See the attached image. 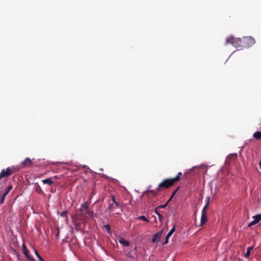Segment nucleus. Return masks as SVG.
I'll list each match as a JSON object with an SVG mask.
<instances>
[{
  "mask_svg": "<svg viewBox=\"0 0 261 261\" xmlns=\"http://www.w3.org/2000/svg\"><path fill=\"white\" fill-rule=\"evenodd\" d=\"M228 44H231L236 48H243L242 38H235L232 35L229 36L226 39L225 45H227Z\"/></svg>",
  "mask_w": 261,
  "mask_h": 261,
  "instance_id": "f257e3e1",
  "label": "nucleus"
},
{
  "mask_svg": "<svg viewBox=\"0 0 261 261\" xmlns=\"http://www.w3.org/2000/svg\"><path fill=\"white\" fill-rule=\"evenodd\" d=\"M19 170V168L18 167L13 166L11 167H9L6 169H4L0 173V179L4 177H8L13 173L18 172Z\"/></svg>",
  "mask_w": 261,
  "mask_h": 261,
  "instance_id": "f03ea898",
  "label": "nucleus"
},
{
  "mask_svg": "<svg viewBox=\"0 0 261 261\" xmlns=\"http://www.w3.org/2000/svg\"><path fill=\"white\" fill-rule=\"evenodd\" d=\"M174 181L172 178H167L164 179L158 186L157 190L160 191L163 189H168L174 185Z\"/></svg>",
  "mask_w": 261,
  "mask_h": 261,
  "instance_id": "7ed1b4c3",
  "label": "nucleus"
},
{
  "mask_svg": "<svg viewBox=\"0 0 261 261\" xmlns=\"http://www.w3.org/2000/svg\"><path fill=\"white\" fill-rule=\"evenodd\" d=\"M242 43L243 48H249L255 44V41L252 37H244L242 38Z\"/></svg>",
  "mask_w": 261,
  "mask_h": 261,
  "instance_id": "20e7f679",
  "label": "nucleus"
},
{
  "mask_svg": "<svg viewBox=\"0 0 261 261\" xmlns=\"http://www.w3.org/2000/svg\"><path fill=\"white\" fill-rule=\"evenodd\" d=\"M88 205L87 202H84L81 206V208L80 211L81 212V214H80L81 217H87L86 216L88 215L89 216H91L93 215V212L88 210Z\"/></svg>",
  "mask_w": 261,
  "mask_h": 261,
  "instance_id": "39448f33",
  "label": "nucleus"
},
{
  "mask_svg": "<svg viewBox=\"0 0 261 261\" xmlns=\"http://www.w3.org/2000/svg\"><path fill=\"white\" fill-rule=\"evenodd\" d=\"M210 197L207 198V202L206 205L203 207L201 212V217L200 220V226L204 225L207 221V217L206 215V209L208 207L210 202Z\"/></svg>",
  "mask_w": 261,
  "mask_h": 261,
  "instance_id": "423d86ee",
  "label": "nucleus"
},
{
  "mask_svg": "<svg viewBox=\"0 0 261 261\" xmlns=\"http://www.w3.org/2000/svg\"><path fill=\"white\" fill-rule=\"evenodd\" d=\"M112 202H110L109 203V206L108 207V210L111 212L114 211L119 205V203L117 201H116L115 197L114 196L112 197Z\"/></svg>",
  "mask_w": 261,
  "mask_h": 261,
  "instance_id": "0eeeda50",
  "label": "nucleus"
},
{
  "mask_svg": "<svg viewBox=\"0 0 261 261\" xmlns=\"http://www.w3.org/2000/svg\"><path fill=\"white\" fill-rule=\"evenodd\" d=\"M57 176H54L53 177L43 179L41 181L43 184H47L49 186H51L57 182Z\"/></svg>",
  "mask_w": 261,
  "mask_h": 261,
  "instance_id": "6e6552de",
  "label": "nucleus"
},
{
  "mask_svg": "<svg viewBox=\"0 0 261 261\" xmlns=\"http://www.w3.org/2000/svg\"><path fill=\"white\" fill-rule=\"evenodd\" d=\"M22 248L25 257L30 261H35V259L29 255V250L27 248L24 244H22Z\"/></svg>",
  "mask_w": 261,
  "mask_h": 261,
  "instance_id": "1a4fd4ad",
  "label": "nucleus"
},
{
  "mask_svg": "<svg viewBox=\"0 0 261 261\" xmlns=\"http://www.w3.org/2000/svg\"><path fill=\"white\" fill-rule=\"evenodd\" d=\"M253 219H254V221H252L248 224V226L250 227L251 226L257 224L261 220V214H258L255 216H253Z\"/></svg>",
  "mask_w": 261,
  "mask_h": 261,
  "instance_id": "9d476101",
  "label": "nucleus"
},
{
  "mask_svg": "<svg viewBox=\"0 0 261 261\" xmlns=\"http://www.w3.org/2000/svg\"><path fill=\"white\" fill-rule=\"evenodd\" d=\"M238 155L237 153H231L228 155L226 158V162L227 164H230L231 162H233L237 159Z\"/></svg>",
  "mask_w": 261,
  "mask_h": 261,
  "instance_id": "9b49d317",
  "label": "nucleus"
},
{
  "mask_svg": "<svg viewBox=\"0 0 261 261\" xmlns=\"http://www.w3.org/2000/svg\"><path fill=\"white\" fill-rule=\"evenodd\" d=\"M162 232H163V230H162L161 231H159L158 233L154 234L153 235L152 239H151L152 243H155L156 241L158 242L160 240V238L162 234Z\"/></svg>",
  "mask_w": 261,
  "mask_h": 261,
  "instance_id": "f8f14e48",
  "label": "nucleus"
},
{
  "mask_svg": "<svg viewBox=\"0 0 261 261\" xmlns=\"http://www.w3.org/2000/svg\"><path fill=\"white\" fill-rule=\"evenodd\" d=\"M32 162L30 158H26L22 162V165L23 167H30L32 165Z\"/></svg>",
  "mask_w": 261,
  "mask_h": 261,
  "instance_id": "ddd939ff",
  "label": "nucleus"
},
{
  "mask_svg": "<svg viewBox=\"0 0 261 261\" xmlns=\"http://www.w3.org/2000/svg\"><path fill=\"white\" fill-rule=\"evenodd\" d=\"M119 242L124 246H129L130 244L128 241L125 240L122 237H120Z\"/></svg>",
  "mask_w": 261,
  "mask_h": 261,
  "instance_id": "4468645a",
  "label": "nucleus"
},
{
  "mask_svg": "<svg viewBox=\"0 0 261 261\" xmlns=\"http://www.w3.org/2000/svg\"><path fill=\"white\" fill-rule=\"evenodd\" d=\"M150 193L151 194V195L152 196H156V192L155 191H152V190H147L146 191H144L142 195V196H144L145 195H147L148 194V193Z\"/></svg>",
  "mask_w": 261,
  "mask_h": 261,
  "instance_id": "2eb2a0df",
  "label": "nucleus"
},
{
  "mask_svg": "<svg viewBox=\"0 0 261 261\" xmlns=\"http://www.w3.org/2000/svg\"><path fill=\"white\" fill-rule=\"evenodd\" d=\"M182 173L181 172H179L177 175H176V176L174 178H171L172 180L174 181V183L178 181L180 179H181V177L182 176Z\"/></svg>",
  "mask_w": 261,
  "mask_h": 261,
  "instance_id": "dca6fc26",
  "label": "nucleus"
},
{
  "mask_svg": "<svg viewBox=\"0 0 261 261\" xmlns=\"http://www.w3.org/2000/svg\"><path fill=\"white\" fill-rule=\"evenodd\" d=\"M253 137L256 140H261V132H256L253 134Z\"/></svg>",
  "mask_w": 261,
  "mask_h": 261,
  "instance_id": "f3484780",
  "label": "nucleus"
},
{
  "mask_svg": "<svg viewBox=\"0 0 261 261\" xmlns=\"http://www.w3.org/2000/svg\"><path fill=\"white\" fill-rule=\"evenodd\" d=\"M103 229L107 231V232L108 233H109V234H110L111 233V227H110V226L109 225H103Z\"/></svg>",
  "mask_w": 261,
  "mask_h": 261,
  "instance_id": "a211bd4d",
  "label": "nucleus"
},
{
  "mask_svg": "<svg viewBox=\"0 0 261 261\" xmlns=\"http://www.w3.org/2000/svg\"><path fill=\"white\" fill-rule=\"evenodd\" d=\"M252 249V247H249L247 248V251L244 255V256L245 257H248L249 256L250 254V251Z\"/></svg>",
  "mask_w": 261,
  "mask_h": 261,
  "instance_id": "6ab92c4d",
  "label": "nucleus"
},
{
  "mask_svg": "<svg viewBox=\"0 0 261 261\" xmlns=\"http://www.w3.org/2000/svg\"><path fill=\"white\" fill-rule=\"evenodd\" d=\"M175 225H174L173 226V227L171 228V229L170 230V231L167 233V235L168 236V237H171L172 236V234H173V233L175 231Z\"/></svg>",
  "mask_w": 261,
  "mask_h": 261,
  "instance_id": "aec40b11",
  "label": "nucleus"
},
{
  "mask_svg": "<svg viewBox=\"0 0 261 261\" xmlns=\"http://www.w3.org/2000/svg\"><path fill=\"white\" fill-rule=\"evenodd\" d=\"M35 253L38 258V259L39 260V261H43V258L41 257V256L39 255V253L38 252V251L36 250H35Z\"/></svg>",
  "mask_w": 261,
  "mask_h": 261,
  "instance_id": "412c9836",
  "label": "nucleus"
},
{
  "mask_svg": "<svg viewBox=\"0 0 261 261\" xmlns=\"http://www.w3.org/2000/svg\"><path fill=\"white\" fill-rule=\"evenodd\" d=\"M158 210H159V209H158V208H155V210H154V212H155V214L158 216L159 218V220H160V221H161V220H162V215H161V214H160V213H159V211H158Z\"/></svg>",
  "mask_w": 261,
  "mask_h": 261,
  "instance_id": "4be33fe9",
  "label": "nucleus"
},
{
  "mask_svg": "<svg viewBox=\"0 0 261 261\" xmlns=\"http://www.w3.org/2000/svg\"><path fill=\"white\" fill-rule=\"evenodd\" d=\"M12 189V186L11 185H10L8 187L6 191H5L4 194L7 195V194L9 193L10 191Z\"/></svg>",
  "mask_w": 261,
  "mask_h": 261,
  "instance_id": "5701e85b",
  "label": "nucleus"
},
{
  "mask_svg": "<svg viewBox=\"0 0 261 261\" xmlns=\"http://www.w3.org/2000/svg\"><path fill=\"white\" fill-rule=\"evenodd\" d=\"M179 188V187H177L174 191H173L172 195H171L170 199H169V201H170L173 198V197L175 195V194L176 193V192L178 190Z\"/></svg>",
  "mask_w": 261,
  "mask_h": 261,
  "instance_id": "b1692460",
  "label": "nucleus"
},
{
  "mask_svg": "<svg viewBox=\"0 0 261 261\" xmlns=\"http://www.w3.org/2000/svg\"><path fill=\"white\" fill-rule=\"evenodd\" d=\"M169 201L168 200L165 204L159 205L158 207H156V208H158V209L165 208L167 206Z\"/></svg>",
  "mask_w": 261,
  "mask_h": 261,
  "instance_id": "393cba45",
  "label": "nucleus"
},
{
  "mask_svg": "<svg viewBox=\"0 0 261 261\" xmlns=\"http://www.w3.org/2000/svg\"><path fill=\"white\" fill-rule=\"evenodd\" d=\"M7 195L3 194L1 199L0 200V204H3L4 202L5 197Z\"/></svg>",
  "mask_w": 261,
  "mask_h": 261,
  "instance_id": "a878e982",
  "label": "nucleus"
},
{
  "mask_svg": "<svg viewBox=\"0 0 261 261\" xmlns=\"http://www.w3.org/2000/svg\"><path fill=\"white\" fill-rule=\"evenodd\" d=\"M139 220H144L146 222H148V220L146 218V217L144 216H141L138 218Z\"/></svg>",
  "mask_w": 261,
  "mask_h": 261,
  "instance_id": "bb28decb",
  "label": "nucleus"
},
{
  "mask_svg": "<svg viewBox=\"0 0 261 261\" xmlns=\"http://www.w3.org/2000/svg\"><path fill=\"white\" fill-rule=\"evenodd\" d=\"M67 211L62 212L60 214V216L62 217H67Z\"/></svg>",
  "mask_w": 261,
  "mask_h": 261,
  "instance_id": "cd10ccee",
  "label": "nucleus"
},
{
  "mask_svg": "<svg viewBox=\"0 0 261 261\" xmlns=\"http://www.w3.org/2000/svg\"><path fill=\"white\" fill-rule=\"evenodd\" d=\"M36 191L41 194H43V192L39 186L36 189Z\"/></svg>",
  "mask_w": 261,
  "mask_h": 261,
  "instance_id": "c85d7f7f",
  "label": "nucleus"
},
{
  "mask_svg": "<svg viewBox=\"0 0 261 261\" xmlns=\"http://www.w3.org/2000/svg\"><path fill=\"white\" fill-rule=\"evenodd\" d=\"M170 237H168V236L167 234L166 237V239H165V241L164 242V243H163V244H166L168 243V241H169V238H170Z\"/></svg>",
  "mask_w": 261,
  "mask_h": 261,
  "instance_id": "c756f323",
  "label": "nucleus"
},
{
  "mask_svg": "<svg viewBox=\"0 0 261 261\" xmlns=\"http://www.w3.org/2000/svg\"><path fill=\"white\" fill-rule=\"evenodd\" d=\"M127 256L128 257V258H134V256L132 255L131 254V252H129L127 253L126 254Z\"/></svg>",
  "mask_w": 261,
  "mask_h": 261,
  "instance_id": "7c9ffc66",
  "label": "nucleus"
},
{
  "mask_svg": "<svg viewBox=\"0 0 261 261\" xmlns=\"http://www.w3.org/2000/svg\"><path fill=\"white\" fill-rule=\"evenodd\" d=\"M259 165L260 168L261 169V160L259 161Z\"/></svg>",
  "mask_w": 261,
  "mask_h": 261,
  "instance_id": "2f4dec72",
  "label": "nucleus"
}]
</instances>
